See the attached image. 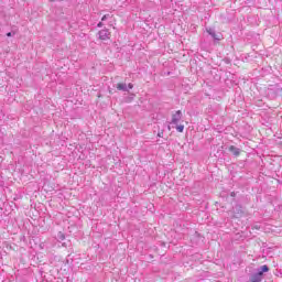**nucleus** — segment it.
<instances>
[{
  "label": "nucleus",
  "instance_id": "nucleus-1",
  "mask_svg": "<svg viewBox=\"0 0 282 282\" xmlns=\"http://www.w3.org/2000/svg\"><path fill=\"white\" fill-rule=\"evenodd\" d=\"M267 272H270V267L268 264H263L260 268L256 269L249 275V282H263L265 279Z\"/></svg>",
  "mask_w": 282,
  "mask_h": 282
},
{
  "label": "nucleus",
  "instance_id": "nucleus-2",
  "mask_svg": "<svg viewBox=\"0 0 282 282\" xmlns=\"http://www.w3.org/2000/svg\"><path fill=\"white\" fill-rule=\"evenodd\" d=\"M98 39L100 41H109L111 39V32H109V29H104L98 32Z\"/></svg>",
  "mask_w": 282,
  "mask_h": 282
},
{
  "label": "nucleus",
  "instance_id": "nucleus-3",
  "mask_svg": "<svg viewBox=\"0 0 282 282\" xmlns=\"http://www.w3.org/2000/svg\"><path fill=\"white\" fill-rule=\"evenodd\" d=\"M182 120V110H177L173 116H172V121L171 124H180V121Z\"/></svg>",
  "mask_w": 282,
  "mask_h": 282
},
{
  "label": "nucleus",
  "instance_id": "nucleus-4",
  "mask_svg": "<svg viewBox=\"0 0 282 282\" xmlns=\"http://www.w3.org/2000/svg\"><path fill=\"white\" fill-rule=\"evenodd\" d=\"M206 32L214 39V41H221V37L218 36V34L215 32V29L213 28H207Z\"/></svg>",
  "mask_w": 282,
  "mask_h": 282
},
{
  "label": "nucleus",
  "instance_id": "nucleus-5",
  "mask_svg": "<svg viewBox=\"0 0 282 282\" xmlns=\"http://www.w3.org/2000/svg\"><path fill=\"white\" fill-rule=\"evenodd\" d=\"M229 151L236 158H237V155H239L241 153V150L239 148L235 147V145L229 147Z\"/></svg>",
  "mask_w": 282,
  "mask_h": 282
},
{
  "label": "nucleus",
  "instance_id": "nucleus-6",
  "mask_svg": "<svg viewBox=\"0 0 282 282\" xmlns=\"http://www.w3.org/2000/svg\"><path fill=\"white\" fill-rule=\"evenodd\" d=\"M117 89L119 91H129L127 84H122V83L117 85Z\"/></svg>",
  "mask_w": 282,
  "mask_h": 282
},
{
  "label": "nucleus",
  "instance_id": "nucleus-7",
  "mask_svg": "<svg viewBox=\"0 0 282 282\" xmlns=\"http://www.w3.org/2000/svg\"><path fill=\"white\" fill-rule=\"evenodd\" d=\"M57 239H58V241H64L65 240V234L64 232H58L57 234Z\"/></svg>",
  "mask_w": 282,
  "mask_h": 282
},
{
  "label": "nucleus",
  "instance_id": "nucleus-8",
  "mask_svg": "<svg viewBox=\"0 0 282 282\" xmlns=\"http://www.w3.org/2000/svg\"><path fill=\"white\" fill-rule=\"evenodd\" d=\"M176 131H178V133H184V126L183 124L176 126Z\"/></svg>",
  "mask_w": 282,
  "mask_h": 282
},
{
  "label": "nucleus",
  "instance_id": "nucleus-9",
  "mask_svg": "<svg viewBox=\"0 0 282 282\" xmlns=\"http://www.w3.org/2000/svg\"><path fill=\"white\" fill-rule=\"evenodd\" d=\"M107 19H109V14H105V15L101 18V21H107Z\"/></svg>",
  "mask_w": 282,
  "mask_h": 282
},
{
  "label": "nucleus",
  "instance_id": "nucleus-10",
  "mask_svg": "<svg viewBox=\"0 0 282 282\" xmlns=\"http://www.w3.org/2000/svg\"><path fill=\"white\" fill-rule=\"evenodd\" d=\"M163 135H164V131H160V132L158 133V137H159V138H163Z\"/></svg>",
  "mask_w": 282,
  "mask_h": 282
},
{
  "label": "nucleus",
  "instance_id": "nucleus-11",
  "mask_svg": "<svg viewBox=\"0 0 282 282\" xmlns=\"http://www.w3.org/2000/svg\"><path fill=\"white\" fill-rule=\"evenodd\" d=\"M128 89H133V84H128Z\"/></svg>",
  "mask_w": 282,
  "mask_h": 282
},
{
  "label": "nucleus",
  "instance_id": "nucleus-12",
  "mask_svg": "<svg viewBox=\"0 0 282 282\" xmlns=\"http://www.w3.org/2000/svg\"><path fill=\"white\" fill-rule=\"evenodd\" d=\"M102 22H99L98 24H97V28H102Z\"/></svg>",
  "mask_w": 282,
  "mask_h": 282
},
{
  "label": "nucleus",
  "instance_id": "nucleus-13",
  "mask_svg": "<svg viewBox=\"0 0 282 282\" xmlns=\"http://www.w3.org/2000/svg\"><path fill=\"white\" fill-rule=\"evenodd\" d=\"M7 36H12V33H10V32H9V33H7Z\"/></svg>",
  "mask_w": 282,
  "mask_h": 282
},
{
  "label": "nucleus",
  "instance_id": "nucleus-14",
  "mask_svg": "<svg viewBox=\"0 0 282 282\" xmlns=\"http://www.w3.org/2000/svg\"><path fill=\"white\" fill-rule=\"evenodd\" d=\"M169 131H171V126L167 127Z\"/></svg>",
  "mask_w": 282,
  "mask_h": 282
}]
</instances>
